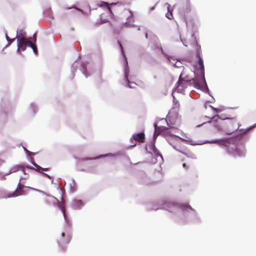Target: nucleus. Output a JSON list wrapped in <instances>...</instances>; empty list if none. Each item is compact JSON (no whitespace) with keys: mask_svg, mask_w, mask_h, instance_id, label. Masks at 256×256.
<instances>
[{"mask_svg":"<svg viewBox=\"0 0 256 256\" xmlns=\"http://www.w3.org/2000/svg\"><path fill=\"white\" fill-rule=\"evenodd\" d=\"M201 55V51L198 50L196 57L198 60L196 64L194 66L196 70L195 77L190 80H182L180 76L178 82V90H182L183 89L184 90L188 86H191L192 85L198 89L204 88L206 86V82L204 78V65Z\"/></svg>","mask_w":256,"mask_h":256,"instance_id":"obj_1","label":"nucleus"},{"mask_svg":"<svg viewBox=\"0 0 256 256\" xmlns=\"http://www.w3.org/2000/svg\"><path fill=\"white\" fill-rule=\"evenodd\" d=\"M17 39L18 49L17 52L21 54L20 50H24L28 46H30L31 44V41L26 38V33L20 32L18 35L16 36Z\"/></svg>","mask_w":256,"mask_h":256,"instance_id":"obj_2","label":"nucleus"},{"mask_svg":"<svg viewBox=\"0 0 256 256\" xmlns=\"http://www.w3.org/2000/svg\"><path fill=\"white\" fill-rule=\"evenodd\" d=\"M226 132L228 135L232 134L240 126L238 121L235 118H228V120L226 122Z\"/></svg>","mask_w":256,"mask_h":256,"instance_id":"obj_3","label":"nucleus"},{"mask_svg":"<svg viewBox=\"0 0 256 256\" xmlns=\"http://www.w3.org/2000/svg\"><path fill=\"white\" fill-rule=\"evenodd\" d=\"M72 237V235L70 234H66L64 232L61 234L58 240V243L60 247L62 250H65V246L70 242Z\"/></svg>","mask_w":256,"mask_h":256,"instance_id":"obj_4","label":"nucleus"},{"mask_svg":"<svg viewBox=\"0 0 256 256\" xmlns=\"http://www.w3.org/2000/svg\"><path fill=\"white\" fill-rule=\"evenodd\" d=\"M154 136H157L158 135H162L166 138L172 136L168 128L164 126H158L156 124H154Z\"/></svg>","mask_w":256,"mask_h":256,"instance_id":"obj_5","label":"nucleus"},{"mask_svg":"<svg viewBox=\"0 0 256 256\" xmlns=\"http://www.w3.org/2000/svg\"><path fill=\"white\" fill-rule=\"evenodd\" d=\"M173 148L180 152L186 155L188 158L192 159L196 158V156L194 154L189 151L188 149L184 148L183 146H173Z\"/></svg>","mask_w":256,"mask_h":256,"instance_id":"obj_6","label":"nucleus"},{"mask_svg":"<svg viewBox=\"0 0 256 256\" xmlns=\"http://www.w3.org/2000/svg\"><path fill=\"white\" fill-rule=\"evenodd\" d=\"M24 186H22L20 185V184L19 183L16 189L15 190V191L12 193V194H10L8 196H0V198H11V197H16L18 196H21L23 194L22 192V187Z\"/></svg>","mask_w":256,"mask_h":256,"instance_id":"obj_7","label":"nucleus"},{"mask_svg":"<svg viewBox=\"0 0 256 256\" xmlns=\"http://www.w3.org/2000/svg\"><path fill=\"white\" fill-rule=\"evenodd\" d=\"M178 117V111L176 108L172 110L168 114L167 118L174 122Z\"/></svg>","mask_w":256,"mask_h":256,"instance_id":"obj_8","label":"nucleus"},{"mask_svg":"<svg viewBox=\"0 0 256 256\" xmlns=\"http://www.w3.org/2000/svg\"><path fill=\"white\" fill-rule=\"evenodd\" d=\"M137 141L138 142L143 143L144 142L145 134L144 132H140L134 134L132 137V140Z\"/></svg>","mask_w":256,"mask_h":256,"instance_id":"obj_9","label":"nucleus"},{"mask_svg":"<svg viewBox=\"0 0 256 256\" xmlns=\"http://www.w3.org/2000/svg\"><path fill=\"white\" fill-rule=\"evenodd\" d=\"M168 128L170 130V132L172 135V137H174L175 138L177 139L178 138L176 137V135L178 133V130L177 128L173 126L170 127Z\"/></svg>","mask_w":256,"mask_h":256,"instance_id":"obj_10","label":"nucleus"},{"mask_svg":"<svg viewBox=\"0 0 256 256\" xmlns=\"http://www.w3.org/2000/svg\"><path fill=\"white\" fill-rule=\"evenodd\" d=\"M191 10V6L189 2H186L182 6V11L184 14L188 13Z\"/></svg>","mask_w":256,"mask_h":256,"instance_id":"obj_11","label":"nucleus"},{"mask_svg":"<svg viewBox=\"0 0 256 256\" xmlns=\"http://www.w3.org/2000/svg\"><path fill=\"white\" fill-rule=\"evenodd\" d=\"M234 156H240L244 155V152L236 148L233 152Z\"/></svg>","mask_w":256,"mask_h":256,"instance_id":"obj_12","label":"nucleus"},{"mask_svg":"<svg viewBox=\"0 0 256 256\" xmlns=\"http://www.w3.org/2000/svg\"><path fill=\"white\" fill-rule=\"evenodd\" d=\"M82 204V200H74V206L76 208H80Z\"/></svg>","mask_w":256,"mask_h":256,"instance_id":"obj_13","label":"nucleus"},{"mask_svg":"<svg viewBox=\"0 0 256 256\" xmlns=\"http://www.w3.org/2000/svg\"><path fill=\"white\" fill-rule=\"evenodd\" d=\"M30 46L32 48L34 53L36 54H37L38 52L36 46L31 42V44H30Z\"/></svg>","mask_w":256,"mask_h":256,"instance_id":"obj_14","label":"nucleus"},{"mask_svg":"<svg viewBox=\"0 0 256 256\" xmlns=\"http://www.w3.org/2000/svg\"><path fill=\"white\" fill-rule=\"evenodd\" d=\"M168 12L166 14V16L167 18L170 20H172L173 18L172 14L171 12H169V6L168 7Z\"/></svg>","mask_w":256,"mask_h":256,"instance_id":"obj_15","label":"nucleus"},{"mask_svg":"<svg viewBox=\"0 0 256 256\" xmlns=\"http://www.w3.org/2000/svg\"><path fill=\"white\" fill-rule=\"evenodd\" d=\"M34 165L36 166V170L39 172H41L42 170H48L47 168H42L36 164H34Z\"/></svg>","mask_w":256,"mask_h":256,"instance_id":"obj_16","label":"nucleus"},{"mask_svg":"<svg viewBox=\"0 0 256 256\" xmlns=\"http://www.w3.org/2000/svg\"><path fill=\"white\" fill-rule=\"evenodd\" d=\"M6 39L8 42V45L10 44L14 40H15V38H10L7 34H6Z\"/></svg>","mask_w":256,"mask_h":256,"instance_id":"obj_17","label":"nucleus"},{"mask_svg":"<svg viewBox=\"0 0 256 256\" xmlns=\"http://www.w3.org/2000/svg\"><path fill=\"white\" fill-rule=\"evenodd\" d=\"M66 10H69V9H70V8H75V9H76V10H78V11H80V12H83V10H82V9H80V8H76V6H71V7H66Z\"/></svg>","mask_w":256,"mask_h":256,"instance_id":"obj_18","label":"nucleus"},{"mask_svg":"<svg viewBox=\"0 0 256 256\" xmlns=\"http://www.w3.org/2000/svg\"><path fill=\"white\" fill-rule=\"evenodd\" d=\"M128 73L126 72L125 74H124V78H125V79L126 80V82H128V86L130 88H131V86H130V81L128 80Z\"/></svg>","mask_w":256,"mask_h":256,"instance_id":"obj_19","label":"nucleus"},{"mask_svg":"<svg viewBox=\"0 0 256 256\" xmlns=\"http://www.w3.org/2000/svg\"><path fill=\"white\" fill-rule=\"evenodd\" d=\"M61 206V210H62V214H63V215H64V218H66V209H65V208L64 206Z\"/></svg>","mask_w":256,"mask_h":256,"instance_id":"obj_20","label":"nucleus"},{"mask_svg":"<svg viewBox=\"0 0 256 256\" xmlns=\"http://www.w3.org/2000/svg\"><path fill=\"white\" fill-rule=\"evenodd\" d=\"M118 42V44H120V48H121V49H122V50L123 52V51H124V50H123V48H122V45L121 43H120V42Z\"/></svg>","mask_w":256,"mask_h":256,"instance_id":"obj_21","label":"nucleus"},{"mask_svg":"<svg viewBox=\"0 0 256 256\" xmlns=\"http://www.w3.org/2000/svg\"><path fill=\"white\" fill-rule=\"evenodd\" d=\"M92 160L91 158H82V160Z\"/></svg>","mask_w":256,"mask_h":256,"instance_id":"obj_22","label":"nucleus"},{"mask_svg":"<svg viewBox=\"0 0 256 256\" xmlns=\"http://www.w3.org/2000/svg\"><path fill=\"white\" fill-rule=\"evenodd\" d=\"M182 166L184 168H187L188 166H186V164L185 163L183 164Z\"/></svg>","mask_w":256,"mask_h":256,"instance_id":"obj_23","label":"nucleus"},{"mask_svg":"<svg viewBox=\"0 0 256 256\" xmlns=\"http://www.w3.org/2000/svg\"><path fill=\"white\" fill-rule=\"evenodd\" d=\"M169 144H170V145L172 146H174L172 145V144H170V142H169ZM176 145H175L174 146H176ZM176 146H182L180 144H177Z\"/></svg>","mask_w":256,"mask_h":256,"instance_id":"obj_24","label":"nucleus"},{"mask_svg":"<svg viewBox=\"0 0 256 256\" xmlns=\"http://www.w3.org/2000/svg\"><path fill=\"white\" fill-rule=\"evenodd\" d=\"M169 144H170V145L172 146H174L172 145V144H170V142H169ZM176 145H175L174 146H176ZM176 146H182L180 144H177Z\"/></svg>","mask_w":256,"mask_h":256,"instance_id":"obj_25","label":"nucleus"},{"mask_svg":"<svg viewBox=\"0 0 256 256\" xmlns=\"http://www.w3.org/2000/svg\"><path fill=\"white\" fill-rule=\"evenodd\" d=\"M169 144H170V145L172 146H174L172 145V144H170V142H169ZM176 145H175L174 146H176ZM176 146H182L180 144H177Z\"/></svg>","mask_w":256,"mask_h":256,"instance_id":"obj_26","label":"nucleus"},{"mask_svg":"<svg viewBox=\"0 0 256 256\" xmlns=\"http://www.w3.org/2000/svg\"><path fill=\"white\" fill-rule=\"evenodd\" d=\"M28 188H29L30 189H32V190H36V189H35V188H30V187H28Z\"/></svg>","mask_w":256,"mask_h":256,"instance_id":"obj_27","label":"nucleus"},{"mask_svg":"<svg viewBox=\"0 0 256 256\" xmlns=\"http://www.w3.org/2000/svg\"><path fill=\"white\" fill-rule=\"evenodd\" d=\"M145 37H146V38H148V33L147 32H146L145 34Z\"/></svg>","mask_w":256,"mask_h":256,"instance_id":"obj_28","label":"nucleus"},{"mask_svg":"<svg viewBox=\"0 0 256 256\" xmlns=\"http://www.w3.org/2000/svg\"><path fill=\"white\" fill-rule=\"evenodd\" d=\"M186 26H188V22L187 21V20H186Z\"/></svg>","mask_w":256,"mask_h":256,"instance_id":"obj_29","label":"nucleus"},{"mask_svg":"<svg viewBox=\"0 0 256 256\" xmlns=\"http://www.w3.org/2000/svg\"><path fill=\"white\" fill-rule=\"evenodd\" d=\"M184 46H188V44H186V42H184Z\"/></svg>","mask_w":256,"mask_h":256,"instance_id":"obj_30","label":"nucleus"}]
</instances>
